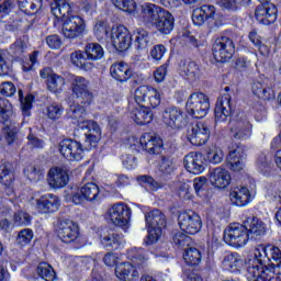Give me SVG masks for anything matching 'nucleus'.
<instances>
[{
  "label": "nucleus",
  "mask_w": 281,
  "mask_h": 281,
  "mask_svg": "<svg viewBox=\"0 0 281 281\" xmlns=\"http://www.w3.org/2000/svg\"><path fill=\"white\" fill-rule=\"evenodd\" d=\"M50 12L57 21H63L61 32L66 38H78L85 33V20L80 15H71V4L67 0H55Z\"/></svg>",
  "instance_id": "nucleus-1"
},
{
  "label": "nucleus",
  "mask_w": 281,
  "mask_h": 281,
  "mask_svg": "<svg viewBox=\"0 0 281 281\" xmlns=\"http://www.w3.org/2000/svg\"><path fill=\"white\" fill-rule=\"evenodd\" d=\"M254 259L246 262V278L248 281H273L276 272L267 265L271 262L269 246L259 245L255 248Z\"/></svg>",
  "instance_id": "nucleus-2"
},
{
  "label": "nucleus",
  "mask_w": 281,
  "mask_h": 281,
  "mask_svg": "<svg viewBox=\"0 0 281 281\" xmlns=\"http://www.w3.org/2000/svg\"><path fill=\"white\" fill-rule=\"evenodd\" d=\"M145 221L148 229L147 245H153L161 238V233L166 228V215L159 210H154L146 213Z\"/></svg>",
  "instance_id": "nucleus-3"
},
{
  "label": "nucleus",
  "mask_w": 281,
  "mask_h": 281,
  "mask_svg": "<svg viewBox=\"0 0 281 281\" xmlns=\"http://www.w3.org/2000/svg\"><path fill=\"white\" fill-rule=\"evenodd\" d=\"M134 100L138 106L157 109L161 104V93L153 86H140L134 92Z\"/></svg>",
  "instance_id": "nucleus-4"
},
{
  "label": "nucleus",
  "mask_w": 281,
  "mask_h": 281,
  "mask_svg": "<svg viewBox=\"0 0 281 281\" xmlns=\"http://www.w3.org/2000/svg\"><path fill=\"white\" fill-rule=\"evenodd\" d=\"M187 111L192 117L203 120L210 113V98L203 92L192 93L187 101Z\"/></svg>",
  "instance_id": "nucleus-5"
},
{
  "label": "nucleus",
  "mask_w": 281,
  "mask_h": 281,
  "mask_svg": "<svg viewBox=\"0 0 281 281\" xmlns=\"http://www.w3.org/2000/svg\"><path fill=\"white\" fill-rule=\"evenodd\" d=\"M249 241V232L241 224H231L224 231V243L231 247H245Z\"/></svg>",
  "instance_id": "nucleus-6"
},
{
  "label": "nucleus",
  "mask_w": 281,
  "mask_h": 281,
  "mask_svg": "<svg viewBox=\"0 0 281 281\" xmlns=\"http://www.w3.org/2000/svg\"><path fill=\"white\" fill-rule=\"evenodd\" d=\"M71 90L82 106H91L93 92L89 90V80L85 77L72 76Z\"/></svg>",
  "instance_id": "nucleus-7"
},
{
  "label": "nucleus",
  "mask_w": 281,
  "mask_h": 281,
  "mask_svg": "<svg viewBox=\"0 0 281 281\" xmlns=\"http://www.w3.org/2000/svg\"><path fill=\"white\" fill-rule=\"evenodd\" d=\"M212 50L217 63H227V60H232V57L236 52V46L232 38L221 36L215 40Z\"/></svg>",
  "instance_id": "nucleus-8"
},
{
  "label": "nucleus",
  "mask_w": 281,
  "mask_h": 281,
  "mask_svg": "<svg viewBox=\"0 0 281 281\" xmlns=\"http://www.w3.org/2000/svg\"><path fill=\"white\" fill-rule=\"evenodd\" d=\"M178 225L184 234L194 236V234H199V232H201L203 222L201 221V216H199L194 211H182L178 215Z\"/></svg>",
  "instance_id": "nucleus-9"
},
{
  "label": "nucleus",
  "mask_w": 281,
  "mask_h": 281,
  "mask_svg": "<svg viewBox=\"0 0 281 281\" xmlns=\"http://www.w3.org/2000/svg\"><path fill=\"white\" fill-rule=\"evenodd\" d=\"M131 207L125 203H117L108 210V216L113 225L128 229L131 225Z\"/></svg>",
  "instance_id": "nucleus-10"
},
{
  "label": "nucleus",
  "mask_w": 281,
  "mask_h": 281,
  "mask_svg": "<svg viewBox=\"0 0 281 281\" xmlns=\"http://www.w3.org/2000/svg\"><path fill=\"white\" fill-rule=\"evenodd\" d=\"M110 41L116 52H126L133 43V35L124 25L114 26L111 29Z\"/></svg>",
  "instance_id": "nucleus-11"
},
{
  "label": "nucleus",
  "mask_w": 281,
  "mask_h": 281,
  "mask_svg": "<svg viewBox=\"0 0 281 281\" xmlns=\"http://www.w3.org/2000/svg\"><path fill=\"white\" fill-rule=\"evenodd\" d=\"M59 153L68 161H82L85 159V149L78 140L67 138L59 143Z\"/></svg>",
  "instance_id": "nucleus-12"
},
{
  "label": "nucleus",
  "mask_w": 281,
  "mask_h": 281,
  "mask_svg": "<svg viewBox=\"0 0 281 281\" xmlns=\"http://www.w3.org/2000/svg\"><path fill=\"white\" fill-rule=\"evenodd\" d=\"M100 194V187L93 182H88L71 195H66V201H71L75 205H81L85 201H97Z\"/></svg>",
  "instance_id": "nucleus-13"
},
{
  "label": "nucleus",
  "mask_w": 281,
  "mask_h": 281,
  "mask_svg": "<svg viewBox=\"0 0 281 281\" xmlns=\"http://www.w3.org/2000/svg\"><path fill=\"white\" fill-rule=\"evenodd\" d=\"M210 127L203 122H198L188 127L187 138L193 146H203L210 139Z\"/></svg>",
  "instance_id": "nucleus-14"
},
{
  "label": "nucleus",
  "mask_w": 281,
  "mask_h": 281,
  "mask_svg": "<svg viewBox=\"0 0 281 281\" xmlns=\"http://www.w3.org/2000/svg\"><path fill=\"white\" fill-rule=\"evenodd\" d=\"M162 122L169 128H183L188 124L186 112L180 108L169 106L162 112Z\"/></svg>",
  "instance_id": "nucleus-15"
},
{
  "label": "nucleus",
  "mask_w": 281,
  "mask_h": 281,
  "mask_svg": "<svg viewBox=\"0 0 281 281\" xmlns=\"http://www.w3.org/2000/svg\"><path fill=\"white\" fill-rule=\"evenodd\" d=\"M78 128H81L82 131L88 128V132L86 133V149L91 150V148H95L98 142H100L102 137L100 125L93 121H79Z\"/></svg>",
  "instance_id": "nucleus-16"
},
{
  "label": "nucleus",
  "mask_w": 281,
  "mask_h": 281,
  "mask_svg": "<svg viewBox=\"0 0 281 281\" xmlns=\"http://www.w3.org/2000/svg\"><path fill=\"white\" fill-rule=\"evenodd\" d=\"M57 236L61 243H74L80 236L78 224L71 220H61L57 226Z\"/></svg>",
  "instance_id": "nucleus-17"
},
{
  "label": "nucleus",
  "mask_w": 281,
  "mask_h": 281,
  "mask_svg": "<svg viewBox=\"0 0 281 281\" xmlns=\"http://www.w3.org/2000/svg\"><path fill=\"white\" fill-rule=\"evenodd\" d=\"M184 168L191 175H201L205 172V157L201 153L192 151L184 156Z\"/></svg>",
  "instance_id": "nucleus-18"
},
{
  "label": "nucleus",
  "mask_w": 281,
  "mask_h": 281,
  "mask_svg": "<svg viewBox=\"0 0 281 281\" xmlns=\"http://www.w3.org/2000/svg\"><path fill=\"white\" fill-rule=\"evenodd\" d=\"M232 113H234V103H232V95L226 93L217 99L215 104V121L225 122Z\"/></svg>",
  "instance_id": "nucleus-19"
},
{
  "label": "nucleus",
  "mask_w": 281,
  "mask_h": 281,
  "mask_svg": "<svg viewBox=\"0 0 281 281\" xmlns=\"http://www.w3.org/2000/svg\"><path fill=\"white\" fill-rule=\"evenodd\" d=\"M229 136L236 140L249 139L251 137V123L246 119L231 122Z\"/></svg>",
  "instance_id": "nucleus-20"
},
{
  "label": "nucleus",
  "mask_w": 281,
  "mask_h": 281,
  "mask_svg": "<svg viewBox=\"0 0 281 281\" xmlns=\"http://www.w3.org/2000/svg\"><path fill=\"white\" fill-rule=\"evenodd\" d=\"M60 207V199L52 193L36 200V210L40 214H54Z\"/></svg>",
  "instance_id": "nucleus-21"
},
{
  "label": "nucleus",
  "mask_w": 281,
  "mask_h": 281,
  "mask_svg": "<svg viewBox=\"0 0 281 281\" xmlns=\"http://www.w3.org/2000/svg\"><path fill=\"white\" fill-rule=\"evenodd\" d=\"M209 181L213 188L225 190L232 183V175L227 169L216 167L209 172Z\"/></svg>",
  "instance_id": "nucleus-22"
},
{
  "label": "nucleus",
  "mask_w": 281,
  "mask_h": 281,
  "mask_svg": "<svg viewBox=\"0 0 281 281\" xmlns=\"http://www.w3.org/2000/svg\"><path fill=\"white\" fill-rule=\"evenodd\" d=\"M139 144L149 155H161L164 150V140L157 135L144 134L139 139Z\"/></svg>",
  "instance_id": "nucleus-23"
},
{
  "label": "nucleus",
  "mask_w": 281,
  "mask_h": 281,
  "mask_svg": "<svg viewBox=\"0 0 281 281\" xmlns=\"http://www.w3.org/2000/svg\"><path fill=\"white\" fill-rule=\"evenodd\" d=\"M47 182L50 188H65L69 183V173L63 167H54L48 171Z\"/></svg>",
  "instance_id": "nucleus-24"
},
{
  "label": "nucleus",
  "mask_w": 281,
  "mask_h": 281,
  "mask_svg": "<svg viewBox=\"0 0 281 281\" xmlns=\"http://www.w3.org/2000/svg\"><path fill=\"white\" fill-rule=\"evenodd\" d=\"M255 16L262 25H271L278 20V8L274 4L259 5L255 10Z\"/></svg>",
  "instance_id": "nucleus-25"
},
{
  "label": "nucleus",
  "mask_w": 281,
  "mask_h": 281,
  "mask_svg": "<svg viewBox=\"0 0 281 281\" xmlns=\"http://www.w3.org/2000/svg\"><path fill=\"white\" fill-rule=\"evenodd\" d=\"M165 11V9L157 4L144 3L140 5L139 19L143 21V23L148 25V23H155L157 20H159V16Z\"/></svg>",
  "instance_id": "nucleus-26"
},
{
  "label": "nucleus",
  "mask_w": 281,
  "mask_h": 281,
  "mask_svg": "<svg viewBox=\"0 0 281 281\" xmlns=\"http://www.w3.org/2000/svg\"><path fill=\"white\" fill-rule=\"evenodd\" d=\"M115 277L122 281H136L139 279V271L131 262H121L115 267Z\"/></svg>",
  "instance_id": "nucleus-27"
},
{
  "label": "nucleus",
  "mask_w": 281,
  "mask_h": 281,
  "mask_svg": "<svg viewBox=\"0 0 281 281\" xmlns=\"http://www.w3.org/2000/svg\"><path fill=\"white\" fill-rule=\"evenodd\" d=\"M110 74L117 82H128L133 78V70L128 64L124 61H117L110 67Z\"/></svg>",
  "instance_id": "nucleus-28"
},
{
  "label": "nucleus",
  "mask_w": 281,
  "mask_h": 281,
  "mask_svg": "<svg viewBox=\"0 0 281 281\" xmlns=\"http://www.w3.org/2000/svg\"><path fill=\"white\" fill-rule=\"evenodd\" d=\"M154 23L160 34H170L175 30V16L166 10L162 11L161 15Z\"/></svg>",
  "instance_id": "nucleus-29"
},
{
  "label": "nucleus",
  "mask_w": 281,
  "mask_h": 281,
  "mask_svg": "<svg viewBox=\"0 0 281 281\" xmlns=\"http://www.w3.org/2000/svg\"><path fill=\"white\" fill-rule=\"evenodd\" d=\"M222 267L225 271L236 273L243 269V258L238 252H228L222 260Z\"/></svg>",
  "instance_id": "nucleus-30"
},
{
  "label": "nucleus",
  "mask_w": 281,
  "mask_h": 281,
  "mask_svg": "<svg viewBox=\"0 0 281 281\" xmlns=\"http://www.w3.org/2000/svg\"><path fill=\"white\" fill-rule=\"evenodd\" d=\"M231 201L233 205H237V207H245V205H249L251 201V193L249 189L246 187L236 188L229 193Z\"/></svg>",
  "instance_id": "nucleus-31"
},
{
  "label": "nucleus",
  "mask_w": 281,
  "mask_h": 281,
  "mask_svg": "<svg viewBox=\"0 0 281 281\" xmlns=\"http://www.w3.org/2000/svg\"><path fill=\"white\" fill-rule=\"evenodd\" d=\"M150 106L139 105L132 111V120L139 126H144V124H150L153 122V111H150Z\"/></svg>",
  "instance_id": "nucleus-32"
},
{
  "label": "nucleus",
  "mask_w": 281,
  "mask_h": 281,
  "mask_svg": "<svg viewBox=\"0 0 281 281\" xmlns=\"http://www.w3.org/2000/svg\"><path fill=\"white\" fill-rule=\"evenodd\" d=\"M247 232L249 235V238L255 239L260 238L267 234V225L263 224L261 220L258 217H252L250 220H247Z\"/></svg>",
  "instance_id": "nucleus-33"
},
{
  "label": "nucleus",
  "mask_w": 281,
  "mask_h": 281,
  "mask_svg": "<svg viewBox=\"0 0 281 281\" xmlns=\"http://www.w3.org/2000/svg\"><path fill=\"white\" fill-rule=\"evenodd\" d=\"M243 148L237 147L236 149L229 151L227 156V168L233 170V172H240L245 168V162H243Z\"/></svg>",
  "instance_id": "nucleus-34"
},
{
  "label": "nucleus",
  "mask_w": 281,
  "mask_h": 281,
  "mask_svg": "<svg viewBox=\"0 0 281 281\" xmlns=\"http://www.w3.org/2000/svg\"><path fill=\"white\" fill-rule=\"evenodd\" d=\"M252 93L260 100H273L276 93L269 87V82L257 80L252 83Z\"/></svg>",
  "instance_id": "nucleus-35"
},
{
  "label": "nucleus",
  "mask_w": 281,
  "mask_h": 281,
  "mask_svg": "<svg viewBox=\"0 0 281 281\" xmlns=\"http://www.w3.org/2000/svg\"><path fill=\"white\" fill-rule=\"evenodd\" d=\"M13 181L14 172L12 171V164L4 162L3 165L0 166V183H2V186H5L7 194L9 195H11L12 192H14L12 188H10Z\"/></svg>",
  "instance_id": "nucleus-36"
},
{
  "label": "nucleus",
  "mask_w": 281,
  "mask_h": 281,
  "mask_svg": "<svg viewBox=\"0 0 281 281\" xmlns=\"http://www.w3.org/2000/svg\"><path fill=\"white\" fill-rule=\"evenodd\" d=\"M182 74L189 82H196L201 79V69L194 61H187L182 67Z\"/></svg>",
  "instance_id": "nucleus-37"
},
{
  "label": "nucleus",
  "mask_w": 281,
  "mask_h": 281,
  "mask_svg": "<svg viewBox=\"0 0 281 281\" xmlns=\"http://www.w3.org/2000/svg\"><path fill=\"white\" fill-rule=\"evenodd\" d=\"M101 243L105 249L115 250L120 249V245L124 243V238L117 233H109L101 239Z\"/></svg>",
  "instance_id": "nucleus-38"
},
{
  "label": "nucleus",
  "mask_w": 281,
  "mask_h": 281,
  "mask_svg": "<svg viewBox=\"0 0 281 281\" xmlns=\"http://www.w3.org/2000/svg\"><path fill=\"white\" fill-rule=\"evenodd\" d=\"M135 36V45L137 49L144 50L148 49V45H150V36L148 32L142 27H138L134 31Z\"/></svg>",
  "instance_id": "nucleus-39"
},
{
  "label": "nucleus",
  "mask_w": 281,
  "mask_h": 281,
  "mask_svg": "<svg viewBox=\"0 0 281 281\" xmlns=\"http://www.w3.org/2000/svg\"><path fill=\"white\" fill-rule=\"evenodd\" d=\"M201 250L194 247H189L184 249L183 260L189 265V267H196L201 262Z\"/></svg>",
  "instance_id": "nucleus-40"
},
{
  "label": "nucleus",
  "mask_w": 281,
  "mask_h": 281,
  "mask_svg": "<svg viewBox=\"0 0 281 281\" xmlns=\"http://www.w3.org/2000/svg\"><path fill=\"white\" fill-rule=\"evenodd\" d=\"M88 60H100L104 56V48L98 43H89L85 48Z\"/></svg>",
  "instance_id": "nucleus-41"
},
{
  "label": "nucleus",
  "mask_w": 281,
  "mask_h": 281,
  "mask_svg": "<svg viewBox=\"0 0 281 281\" xmlns=\"http://www.w3.org/2000/svg\"><path fill=\"white\" fill-rule=\"evenodd\" d=\"M224 157L225 154H223V149L216 145H212L206 150V160L214 166L222 164Z\"/></svg>",
  "instance_id": "nucleus-42"
},
{
  "label": "nucleus",
  "mask_w": 281,
  "mask_h": 281,
  "mask_svg": "<svg viewBox=\"0 0 281 281\" xmlns=\"http://www.w3.org/2000/svg\"><path fill=\"white\" fill-rule=\"evenodd\" d=\"M37 276L45 281H54L56 280V271L52 267V265L47 262H41L37 267Z\"/></svg>",
  "instance_id": "nucleus-43"
},
{
  "label": "nucleus",
  "mask_w": 281,
  "mask_h": 281,
  "mask_svg": "<svg viewBox=\"0 0 281 281\" xmlns=\"http://www.w3.org/2000/svg\"><path fill=\"white\" fill-rule=\"evenodd\" d=\"M110 31L111 26L104 21H98L93 27L94 36L98 41H109L111 38Z\"/></svg>",
  "instance_id": "nucleus-44"
},
{
  "label": "nucleus",
  "mask_w": 281,
  "mask_h": 281,
  "mask_svg": "<svg viewBox=\"0 0 281 281\" xmlns=\"http://www.w3.org/2000/svg\"><path fill=\"white\" fill-rule=\"evenodd\" d=\"M249 41L257 47L261 54V56H269V46L262 43V37L258 35V32L251 31L248 35Z\"/></svg>",
  "instance_id": "nucleus-45"
},
{
  "label": "nucleus",
  "mask_w": 281,
  "mask_h": 281,
  "mask_svg": "<svg viewBox=\"0 0 281 281\" xmlns=\"http://www.w3.org/2000/svg\"><path fill=\"white\" fill-rule=\"evenodd\" d=\"M127 257L135 265H144L146 260H148V256L146 255V250L133 248L127 251Z\"/></svg>",
  "instance_id": "nucleus-46"
},
{
  "label": "nucleus",
  "mask_w": 281,
  "mask_h": 281,
  "mask_svg": "<svg viewBox=\"0 0 281 281\" xmlns=\"http://www.w3.org/2000/svg\"><path fill=\"white\" fill-rule=\"evenodd\" d=\"M32 238H34V231L24 228L20 231L16 236V245L20 247H27V245L32 243Z\"/></svg>",
  "instance_id": "nucleus-47"
},
{
  "label": "nucleus",
  "mask_w": 281,
  "mask_h": 281,
  "mask_svg": "<svg viewBox=\"0 0 281 281\" xmlns=\"http://www.w3.org/2000/svg\"><path fill=\"white\" fill-rule=\"evenodd\" d=\"M47 87L53 93H60V91H63V87H65V78L55 75L47 80Z\"/></svg>",
  "instance_id": "nucleus-48"
},
{
  "label": "nucleus",
  "mask_w": 281,
  "mask_h": 281,
  "mask_svg": "<svg viewBox=\"0 0 281 281\" xmlns=\"http://www.w3.org/2000/svg\"><path fill=\"white\" fill-rule=\"evenodd\" d=\"M12 115V103L5 98H0V122H8Z\"/></svg>",
  "instance_id": "nucleus-49"
},
{
  "label": "nucleus",
  "mask_w": 281,
  "mask_h": 281,
  "mask_svg": "<svg viewBox=\"0 0 281 281\" xmlns=\"http://www.w3.org/2000/svg\"><path fill=\"white\" fill-rule=\"evenodd\" d=\"M18 93L21 102L22 113L26 117H30V111L32 110V102H34V97L32 94H27L25 98H23V90H19Z\"/></svg>",
  "instance_id": "nucleus-50"
},
{
  "label": "nucleus",
  "mask_w": 281,
  "mask_h": 281,
  "mask_svg": "<svg viewBox=\"0 0 281 281\" xmlns=\"http://www.w3.org/2000/svg\"><path fill=\"white\" fill-rule=\"evenodd\" d=\"M70 61L75 67H81L82 69H91L93 65L91 63H87L85 59V55H82V52H74L70 55Z\"/></svg>",
  "instance_id": "nucleus-51"
},
{
  "label": "nucleus",
  "mask_w": 281,
  "mask_h": 281,
  "mask_svg": "<svg viewBox=\"0 0 281 281\" xmlns=\"http://www.w3.org/2000/svg\"><path fill=\"white\" fill-rule=\"evenodd\" d=\"M112 3L115 8L123 10V12H128V14H133L135 12V0H112Z\"/></svg>",
  "instance_id": "nucleus-52"
},
{
  "label": "nucleus",
  "mask_w": 281,
  "mask_h": 281,
  "mask_svg": "<svg viewBox=\"0 0 281 281\" xmlns=\"http://www.w3.org/2000/svg\"><path fill=\"white\" fill-rule=\"evenodd\" d=\"M158 170H160L162 175H172V172H175V160L164 156L158 166Z\"/></svg>",
  "instance_id": "nucleus-53"
},
{
  "label": "nucleus",
  "mask_w": 281,
  "mask_h": 281,
  "mask_svg": "<svg viewBox=\"0 0 281 281\" xmlns=\"http://www.w3.org/2000/svg\"><path fill=\"white\" fill-rule=\"evenodd\" d=\"M46 115L49 120H60L63 116V105L58 103H52L46 106Z\"/></svg>",
  "instance_id": "nucleus-54"
},
{
  "label": "nucleus",
  "mask_w": 281,
  "mask_h": 281,
  "mask_svg": "<svg viewBox=\"0 0 281 281\" xmlns=\"http://www.w3.org/2000/svg\"><path fill=\"white\" fill-rule=\"evenodd\" d=\"M13 223L16 227L30 225L32 223V216L25 211H19L13 216Z\"/></svg>",
  "instance_id": "nucleus-55"
},
{
  "label": "nucleus",
  "mask_w": 281,
  "mask_h": 281,
  "mask_svg": "<svg viewBox=\"0 0 281 281\" xmlns=\"http://www.w3.org/2000/svg\"><path fill=\"white\" fill-rule=\"evenodd\" d=\"M269 258L270 262L273 260L276 263L270 265V271H273L276 267H280L281 265V250L278 247L274 246H269Z\"/></svg>",
  "instance_id": "nucleus-56"
},
{
  "label": "nucleus",
  "mask_w": 281,
  "mask_h": 281,
  "mask_svg": "<svg viewBox=\"0 0 281 281\" xmlns=\"http://www.w3.org/2000/svg\"><path fill=\"white\" fill-rule=\"evenodd\" d=\"M16 93V87L12 81H4L0 83V94L5 95V98H12Z\"/></svg>",
  "instance_id": "nucleus-57"
},
{
  "label": "nucleus",
  "mask_w": 281,
  "mask_h": 281,
  "mask_svg": "<svg viewBox=\"0 0 281 281\" xmlns=\"http://www.w3.org/2000/svg\"><path fill=\"white\" fill-rule=\"evenodd\" d=\"M190 236L183 234L182 232H178L173 235V243L177 247H190L191 243Z\"/></svg>",
  "instance_id": "nucleus-58"
},
{
  "label": "nucleus",
  "mask_w": 281,
  "mask_h": 281,
  "mask_svg": "<svg viewBox=\"0 0 281 281\" xmlns=\"http://www.w3.org/2000/svg\"><path fill=\"white\" fill-rule=\"evenodd\" d=\"M257 168L260 172H263V175L269 172V170H271V160L267 158L265 154H261L257 160Z\"/></svg>",
  "instance_id": "nucleus-59"
},
{
  "label": "nucleus",
  "mask_w": 281,
  "mask_h": 281,
  "mask_svg": "<svg viewBox=\"0 0 281 281\" xmlns=\"http://www.w3.org/2000/svg\"><path fill=\"white\" fill-rule=\"evenodd\" d=\"M150 56L153 60L159 63V60L166 56V46H164V44L155 45L150 50Z\"/></svg>",
  "instance_id": "nucleus-60"
},
{
  "label": "nucleus",
  "mask_w": 281,
  "mask_h": 281,
  "mask_svg": "<svg viewBox=\"0 0 281 281\" xmlns=\"http://www.w3.org/2000/svg\"><path fill=\"white\" fill-rule=\"evenodd\" d=\"M24 172L30 181H41L43 178V170L36 167H29Z\"/></svg>",
  "instance_id": "nucleus-61"
},
{
  "label": "nucleus",
  "mask_w": 281,
  "mask_h": 281,
  "mask_svg": "<svg viewBox=\"0 0 281 281\" xmlns=\"http://www.w3.org/2000/svg\"><path fill=\"white\" fill-rule=\"evenodd\" d=\"M122 162H123V166L127 170H133V169L137 168V158H135V156H133L131 154L123 155Z\"/></svg>",
  "instance_id": "nucleus-62"
},
{
  "label": "nucleus",
  "mask_w": 281,
  "mask_h": 281,
  "mask_svg": "<svg viewBox=\"0 0 281 281\" xmlns=\"http://www.w3.org/2000/svg\"><path fill=\"white\" fill-rule=\"evenodd\" d=\"M46 45H48L50 49H60L63 40L58 35H49L46 37Z\"/></svg>",
  "instance_id": "nucleus-63"
},
{
  "label": "nucleus",
  "mask_w": 281,
  "mask_h": 281,
  "mask_svg": "<svg viewBox=\"0 0 281 281\" xmlns=\"http://www.w3.org/2000/svg\"><path fill=\"white\" fill-rule=\"evenodd\" d=\"M207 20L204 18L203 13L199 10V8L193 10L192 13V22L198 25V27H201L205 25V22Z\"/></svg>",
  "instance_id": "nucleus-64"
}]
</instances>
